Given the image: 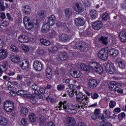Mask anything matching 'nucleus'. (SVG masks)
Wrapping results in <instances>:
<instances>
[{
	"label": "nucleus",
	"instance_id": "4be33fe9",
	"mask_svg": "<svg viewBox=\"0 0 126 126\" xmlns=\"http://www.w3.org/2000/svg\"><path fill=\"white\" fill-rule=\"evenodd\" d=\"M32 10H31V7L28 5H25L23 7V13L26 15H29L31 14Z\"/></svg>",
	"mask_w": 126,
	"mask_h": 126
},
{
	"label": "nucleus",
	"instance_id": "680f3d73",
	"mask_svg": "<svg viewBox=\"0 0 126 126\" xmlns=\"http://www.w3.org/2000/svg\"><path fill=\"white\" fill-rule=\"evenodd\" d=\"M21 124L24 126H26L28 125V121L27 119L25 118H23L21 120Z\"/></svg>",
	"mask_w": 126,
	"mask_h": 126
},
{
	"label": "nucleus",
	"instance_id": "052dcab7",
	"mask_svg": "<svg viewBox=\"0 0 126 126\" xmlns=\"http://www.w3.org/2000/svg\"><path fill=\"white\" fill-rule=\"evenodd\" d=\"M6 17L10 22H13V18L9 13H6Z\"/></svg>",
	"mask_w": 126,
	"mask_h": 126
},
{
	"label": "nucleus",
	"instance_id": "473e14b6",
	"mask_svg": "<svg viewBox=\"0 0 126 126\" xmlns=\"http://www.w3.org/2000/svg\"><path fill=\"white\" fill-rule=\"evenodd\" d=\"M103 112V114L101 115H104V117L105 116V119H113V118H114V117L110 115L112 112L110 111V110L104 109Z\"/></svg>",
	"mask_w": 126,
	"mask_h": 126
},
{
	"label": "nucleus",
	"instance_id": "09e8293b",
	"mask_svg": "<svg viewBox=\"0 0 126 126\" xmlns=\"http://www.w3.org/2000/svg\"><path fill=\"white\" fill-rule=\"evenodd\" d=\"M117 63L118 64L119 67L121 69H124L126 67V65L123 61H117Z\"/></svg>",
	"mask_w": 126,
	"mask_h": 126
},
{
	"label": "nucleus",
	"instance_id": "ea45409f",
	"mask_svg": "<svg viewBox=\"0 0 126 126\" xmlns=\"http://www.w3.org/2000/svg\"><path fill=\"white\" fill-rule=\"evenodd\" d=\"M90 14L92 19H96V18H98V14L97 13V11L95 10H92L90 12Z\"/></svg>",
	"mask_w": 126,
	"mask_h": 126
},
{
	"label": "nucleus",
	"instance_id": "37998d69",
	"mask_svg": "<svg viewBox=\"0 0 126 126\" xmlns=\"http://www.w3.org/2000/svg\"><path fill=\"white\" fill-rule=\"evenodd\" d=\"M65 17L66 18H70L71 15H72V12L69 10V8H67L64 10Z\"/></svg>",
	"mask_w": 126,
	"mask_h": 126
},
{
	"label": "nucleus",
	"instance_id": "c03bdc74",
	"mask_svg": "<svg viewBox=\"0 0 126 126\" xmlns=\"http://www.w3.org/2000/svg\"><path fill=\"white\" fill-rule=\"evenodd\" d=\"M57 26L59 28H63V29H66L67 26L65 23H63L61 21H58L57 23Z\"/></svg>",
	"mask_w": 126,
	"mask_h": 126
},
{
	"label": "nucleus",
	"instance_id": "6e6d98bb",
	"mask_svg": "<svg viewBox=\"0 0 126 126\" xmlns=\"http://www.w3.org/2000/svg\"><path fill=\"white\" fill-rule=\"evenodd\" d=\"M109 14L106 13H104L102 15V21H107V20H109Z\"/></svg>",
	"mask_w": 126,
	"mask_h": 126
},
{
	"label": "nucleus",
	"instance_id": "ddd939ff",
	"mask_svg": "<svg viewBox=\"0 0 126 126\" xmlns=\"http://www.w3.org/2000/svg\"><path fill=\"white\" fill-rule=\"evenodd\" d=\"M59 38L60 42H63L64 43H65L67 42V41H69L70 37L69 35L68 34L63 33L59 35Z\"/></svg>",
	"mask_w": 126,
	"mask_h": 126
},
{
	"label": "nucleus",
	"instance_id": "bb28decb",
	"mask_svg": "<svg viewBox=\"0 0 126 126\" xmlns=\"http://www.w3.org/2000/svg\"><path fill=\"white\" fill-rule=\"evenodd\" d=\"M39 19L40 21H44L47 19V15L46 14V11L44 10H41L38 14Z\"/></svg>",
	"mask_w": 126,
	"mask_h": 126
},
{
	"label": "nucleus",
	"instance_id": "7c9ffc66",
	"mask_svg": "<svg viewBox=\"0 0 126 126\" xmlns=\"http://www.w3.org/2000/svg\"><path fill=\"white\" fill-rule=\"evenodd\" d=\"M10 59L14 63H18L20 62V56L19 55H12L10 57Z\"/></svg>",
	"mask_w": 126,
	"mask_h": 126
},
{
	"label": "nucleus",
	"instance_id": "774afa93",
	"mask_svg": "<svg viewBox=\"0 0 126 126\" xmlns=\"http://www.w3.org/2000/svg\"><path fill=\"white\" fill-rule=\"evenodd\" d=\"M98 97L99 94H98L97 93H94L93 94H91V98H92V99H98Z\"/></svg>",
	"mask_w": 126,
	"mask_h": 126
},
{
	"label": "nucleus",
	"instance_id": "aec40b11",
	"mask_svg": "<svg viewBox=\"0 0 126 126\" xmlns=\"http://www.w3.org/2000/svg\"><path fill=\"white\" fill-rule=\"evenodd\" d=\"M66 124L68 125V126H75L76 121L74 118L71 117H69L66 118Z\"/></svg>",
	"mask_w": 126,
	"mask_h": 126
},
{
	"label": "nucleus",
	"instance_id": "de8ad7c7",
	"mask_svg": "<svg viewBox=\"0 0 126 126\" xmlns=\"http://www.w3.org/2000/svg\"><path fill=\"white\" fill-rule=\"evenodd\" d=\"M46 100L47 101H50L51 103H52V104H53V103H56V102H57V99L54 97H51V95H50L46 96Z\"/></svg>",
	"mask_w": 126,
	"mask_h": 126
},
{
	"label": "nucleus",
	"instance_id": "4d7b16f0",
	"mask_svg": "<svg viewBox=\"0 0 126 126\" xmlns=\"http://www.w3.org/2000/svg\"><path fill=\"white\" fill-rule=\"evenodd\" d=\"M10 48L14 53H18V47H16L14 44H12Z\"/></svg>",
	"mask_w": 126,
	"mask_h": 126
},
{
	"label": "nucleus",
	"instance_id": "3c124183",
	"mask_svg": "<svg viewBox=\"0 0 126 126\" xmlns=\"http://www.w3.org/2000/svg\"><path fill=\"white\" fill-rule=\"evenodd\" d=\"M126 113L125 112H122L120 114L118 115V118L119 120V121H123L125 118H126Z\"/></svg>",
	"mask_w": 126,
	"mask_h": 126
},
{
	"label": "nucleus",
	"instance_id": "5701e85b",
	"mask_svg": "<svg viewBox=\"0 0 126 126\" xmlns=\"http://www.w3.org/2000/svg\"><path fill=\"white\" fill-rule=\"evenodd\" d=\"M108 55L111 56L112 58H116L119 55V50L116 48H111L109 50L108 48Z\"/></svg>",
	"mask_w": 126,
	"mask_h": 126
},
{
	"label": "nucleus",
	"instance_id": "603ef678",
	"mask_svg": "<svg viewBox=\"0 0 126 126\" xmlns=\"http://www.w3.org/2000/svg\"><path fill=\"white\" fill-rule=\"evenodd\" d=\"M70 86L72 87V88H73L74 90H76L75 91L76 92H78V91H79V90L81 89V86H80V85L76 86L73 84H70Z\"/></svg>",
	"mask_w": 126,
	"mask_h": 126
},
{
	"label": "nucleus",
	"instance_id": "6e6552de",
	"mask_svg": "<svg viewBox=\"0 0 126 126\" xmlns=\"http://www.w3.org/2000/svg\"><path fill=\"white\" fill-rule=\"evenodd\" d=\"M105 68L106 71L109 74H113L116 71V67L113 63H107L105 65Z\"/></svg>",
	"mask_w": 126,
	"mask_h": 126
},
{
	"label": "nucleus",
	"instance_id": "49530a36",
	"mask_svg": "<svg viewBox=\"0 0 126 126\" xmlns=\"http://www.w3.org/2000/svg\"><path fill=\"white\" fill-rule=\"evenodd\" d=\"M79 106V110L80 112H82L81 109H84V108H86V103H83L81 101L79 102L78 103H77Z\"/></svg>",
	"mask_w": 126,
	"mask_h": 126
},
{
	"label": "nucleus",
	"instance_id": "bf43d9fd",
	"mask_svg": "<svg viewBox=\"0 0 126 126\" xmlns=\"http://www.w3.org/2000/svg\"><path fill=\"white\" fill-rule=\"evenodd\" d=\"M9 25V22H8V20H5V21H2L1 22V26H8Z\"/></svg>",
	"mask_w": 126,
	"mask_h": 126
},
{
	"label": "nucleus",
	"instance_id": "4c0bfd02",
	"mask_svg": "<svg viewBox=\"0 0 126 126\" xmlns=\"http://www.w3.org/2000/svg\"><path fill=\"white\" fill-rule=\"evenodd\" d=\"M35 98V96H34L33 94H29L26 96V98L30 99L31 103L33 104H36V103H37V101H36Z\"/></svg>",
	"mask_w": 126,
	"mask_h": 126
},
{
	"label": "nucleus",
	"instance_id": "e2e57ef3",
	"mask_svg": "<svg viewBox=\"0 0 126 126\" xmlns=\"http://www.w3.org/2000/svg\"><path fill=\"white\" fill-rule=\"evenodd\" d=\"M52 50L53 53H57V52H60V51H61V47L54 46L52 47Z\"/></svg>",
	"mask_w": 126,
	"mask_h": 126
},
{
	"label": "nucleus",
	"instance_id": "cd10ccee",
	"mask_svg": "<svg viewBox=\"0 0 126 126\" xmlns=\"http://www.w3.org/2000/svg\"><path fill=\"white\" fill-rule=\"evenodd\" d=\"M70 74L74 78H79L81 76L80 71H77L76 70H70Z\"/></svg>",
	"mask_w": 126,
	"mask_h": 126
},
{
	"label": "nucleus",
	"instance_id": "58836bf2",
	"mask_svg": "<svg viewBox=\"0 0 126 126\" xmlns=\"http://www.w3.org/2000/svg\"><path fill=\"white\" fill-rule=\"evenodd\" d=\"M120 40L122 42H126V32H121L119 33Z\"/></svg>",
	"mask_w": 126,
	"mask_h": 126
},
{
	"label": "nucleus",
	"instance_id": "a19ab883",
	"mask_svg": "<svg viewBox=\"0 0 126 126\" xmlns=\"http://www.w3.org/2000/svg\"><path fill=\"white\" fill-rule=\"evenodd\" d=\"M98 41L100 43H102L103 45H108V37H104L101 36L98 38Z\"/></svg>",
	"mask_w": 126,
	"mask_h": 126
},
{
	"label": "nucleus",
	"instance_id": "864d4df0",
	"mask_svg": "<svg viewBox=\"0 0 126 126\" xmlns=\"http://www.w3.org/2000/svg\"><path fill=\"white\" fill-rule=\"evenodd\" d=\"M36 53L38 57H43V56H44V54H45V51H44L43 49L37 50L36 51Z\"/></svg>",
	"mask_w": 126,
	"mask_h": 126
},
{
	"label": "nucleus",
	"instance_id": "69168bd1",
	"mask_svg": "<svg viewBox=\"0 0 126 126\" xmlns=\"http://www.w3.org/2000/svg\"><path fill=\"white\" fill-rule=\"evenodd\" d=\"M23 50L24 53H28V52H29L30 50V48H29V46L27 45H24L23 47Z\"/></svg>",
	"mask_w": 126,
	"mask_h": 126
},
{
	"label": "nucleus",
	"instance_id": "0eeeda50",
	"mask_svg": "<svg viewBox=\"0 0 126 126\" xmlns=\"http://www.w3.org/2000/svg\"><path fill=\"white\" fill-rule=\"evenodd\" d=\"M20 67L22 68V70H28V68H29V66H30V63H29V60L27 59H24L22 61L20 62Z\"/></svg>",
	"mask_w": 126,
	"mask_h": 126
},
{
	"label": "nucleus",
	"instance_id": "c85d7f7f",
	"mask_svg": "<svg viewBox=\"0 0 126 126\" xmlns=\"http://www.w3.org/2000/svg\"><path fill=\"white\" fill-rule=\"evenodd\" d=\"M103 70V66L101 65L99 63L93 71L96 72L97 74H102Z\"/></svg>",
	"mask_w": 126,
	"mask_h": 126
},
{
	"label": "nucleus",
	"instance_id": "20e7f679",
	"mask_svg": "<svg viewBox=\"0 0 126 126\" xmlns=\"http://www.w3.org/2000/svg\"><path fill=\"white\" fill-rule=\"evenodd\" d=\"M109 48L106 47L102 48L98 51L97 57L100 60L102 61H107L108 59V55H109Z\"/></svg>",
	"mask_w": 126,
	"mask_h": 126
},
{
	"label": "nucleus",
	"instance_id": "4468645a",
	"mask_svg": "<svg viewBox=\"0 0 126 126\" xmlns=\"http://www.w3.org/2000/svg\"><path fill=\"white\" fill-rule=\"evenodd\" d=\"M92 27L94 30H100L103 27V23L101 21H97L93 23Z\"/></svg>",
	"mask_w": 126,
	"mask_h": 126
},
{
	"label": "nucleus",
	"instance_id": "9d476101",
	"mask_svg": "<svg viewBox=\"0 0 126 126\" xmlns=\"http://www.w3.org/2000/svg\"><path fill=\"white\" fill-rule=\"evenodd\" d=\"M75 93L76 94V90L70 86V84L68 85V88L65 89V94H68L70 97H73Z\"/></svg>",
	"mask_w": 126,
	"mask_h": 126
},
{
	"label": "nucleus",
	"instance_id": "f704fd0d",
	"mask_svg": "<svg viewBox=\"0 0 126 126\" xmlns=\"http://www.w3.org/2000/svg\"><path fill=\"white\" fill-rule=\"evenodd\" d=\"M8 120L2 116L0 115V125L3 126H7Z\"/></svg>",
	"mask_w": 126,
	"mask_h": 126
},
{
	"label": "nucleus",
	"instance_id": "f03ea898",
	"mask_svg": "<svg viewBox=\"0 0 126 126\" xmlns=\"http://www.w3.org/2000/svg\"><path fill=\"white\" fill-rule=\"evenodd\" d=\"M99 63L95 62V61H92L89 63L88 65L84 64L82 63L80 65V67L82 70L84 71H86V72H90L91 70L93 71L95 68L99 64Z\"/></svg>",
	"mask_w": 126,
	"mask_h": 126
},
{
	"label": "nucleus",
	"instance_id": "423d86ee",
	"mask_svg": "<svg viewBox=\"0 0 126 126\" xmlns=\"http://www.w3.org/2000/svg\"><path fill=\"white\" fill-rule=\"evenodd\" d=\"M86 44L83 43V41L77 42L74 46V49L79 50L80 52H84L86 49Z\"/></svg>",
	"mask_w": 126,
	"mask_h": 126
},
{
	"label": "nucleus",
	"instance_id": "a18cd8bd",
	"mask_svg": "<svg viewBox=\"0 0 126 126\" xmlns=\"http://www.w3.org/2000/svg\"><path fill=\"white\" fill-rule=\"evenodd\" d=\"M46 118L44 116H41L39 118V126H45L46 125Z\"/></svg>",
	"mask_w": 126,
	"mask_h": 126
},
{
	"label": "nucleus",
	"instance_id": "13d9d810",
	"mask_svg": "<svg viewBox=\"0 0 126 126\" xmlns=\"http://www.w3.org/2000/svg\"><path fill=\"white\" fill-rule=\"evenodd\" d=\"M116 104V101H115L114 100H111L109 104L110 109H113V108L115 107Z\"/></svg>",
	"mask_w": 126,
	"mask_h": 126
},
{
	"label": "nucleus",
	"instance_id": "72a5a7b5",
	"mask_svg": "<svg viewBox=\"0 0 126 126\" xmlns=\"http://www.w3.org/2000/svg\"><path fill=\"white\" fill-rule=\"evenodd\" d=\"M46 77H47L48 79H51V78H52V76H53V70H52V68L50 67L46 68Z\"/></svg>",
	"mask_w": 126,
	"mask_h": 126
},
{
	"label": "nucleus",
	"instance_id": "5fc2aeb1",
	"mask_svg": "<svg viewBox=\"0 0 126 126\" xmlns=\"http://www.w3.org/2000/svg\"><path fill=\"white\" fill-rule=\"evenodd\" d=\"M65 89V86L64 85L59 84L57 86V89L58 91H63Z\"/></svg>",
	"mask_w": 126,
	"mask_h": 126
},
{
	"label": "nucleus",
	"instance_id": "393cba45",
	"mask_svg": "<svg viewBox=\"0 0 126 126\" xmlns=\"http://www.w3.org/2000/svg\"><path fill=\"white\" fill-rule=\"evenodd\" d=\"M20 112L23 117L26 116V115H27V113H28V109H27V108H26L24 104L21 105L20 107Z\"/></svg>",
	"mask_w": 126,
	"mask_h": 126
},
{
	"label": "nucleus",
	"instance_id": "c756f323",
	"mask_svg": "<svg viewBox=\"0 0 126 126\" xmlns=\"http://www.w3.org/2000/svg\"><path fill=\"white\" fill-rule=\"evenodd\" d=\"M7 51L5 49H0V60H4L7 58Z\"/></svg>",
	"mask_w": 126,
	"mask_h": 126
},
{
	"label": "nucleus",
	"instance_id": "39448f33",
	"mask_svg": "<svg viewBox=\"0 0 126 126\" xmlns=\"http://www.w3.org/2000/svg\"><path fill=\"white\" fill-rule=\"evenodd\" d=\"M4 109L8 113H10L14 110V102L10 100H7L4 102Z\"/></svg>",
	"mask_w": 126,
	"mask_h": 126
},
{
	"label": "nucleus",
	"instance_id": "6ab92c4d",
	"mask_svg": "<svg viewBox=\"0 0 126 126\" xmlns=\"http://www.w3.org/2000/svg\"><path fill=\"white\" fill-rule=\"evenodd\" d=\"M89 83V86L90 87V88H96L97 86H98V82L97 81V80L93 78H91L89 79L88 81Z\"/></svg>",
	"mask_w": 126,
	"mask_h": 126
},
{
	"label": "nucleus",
	"instance_id": "dca6fc26",
	"mask_svg": "<svg viewBox=\"0 0 126 126\" xmlns=\"http://www.w3.org/2000/svg\"><path fill=\"white\" fill-rule=\"evenodd\" d=\"M100 119L102 120V121L100 122L101 126H113L112 124H111L110 122H108L106 117H105V115H101Z\"/></svg>",
	"mask_w": 126,
	"mask_h": 126
},
{
	"label": "nucleus",
	"instance_id": "f8f14e48",
	"mask_svg": "<svg viewBox=\"0 0 126 126\" xmlns=\"http://www.w3.org/2000/svg\"><path fill=\"white\" fill-rule=\"evenodd\" d=\"M8 69V62L5 61L4 62L3 64L0 66V76L2 75L3 72H6Z\"/></svg>",
	"mask_w": 126,
	"mask_h": 126
},
{
	"label": "nucleus",
	"instance_id": "2f4dec72",
	"mask_svg": "<svg viewBox=\"0 0 126 126\" xmlns=\"http://www.w3.org/2000/svg\"><path fill=\"white\" fill-rule=\"evenodd\" d=\"M75 95L76 101H79V102H81V101H83V100H84V95H83V94H82V93L76 92Z\"/></svg>",
	"mask_w": 126,
	"mask_h": 126
},
{
	"label": "nucleus",
	"instance_id": "412c9836",
	"mask_svg": "<svg viewBox=\"0 0 126 126\" xmlns=\"http://www.w3.org/2000/svg\"><path fill=\"white\" fill-rule=\"evenodd\" d=\"M50 27L51 25L48 23L46 22L43 23L42 27L41 28V32L42 33H48V32H50Z\"/></svg>",
	"mask_w": 126,
	"mask_h": 126
},
{
	"label": "nucleus",
	"instance_id": "8fccbe9b",
	"mask_svg": "<svg viewBox=\"0 0 126 126\" xmlns=\"http://www.w3.org/2000/svg\"><path fill=\"white\" fill-rule=\"evenodd\" d=\"M5 6H4V2L3 0H0V11H4L5 10Z\"/></svg>",
	"mask_w": 126,
	"mask_h": 126
},
{
	"label": "nucleus",
	"instance_id": "f257e3e1",
	"mask_svg": "<svg viewBox=\"0 0 126 126\" xmlns=\"http://www.w3.org/2000/svg\"><path fill=\"white\" fill-rule=\"evenodd\" d=\"M66 101H60L58 106H56L57 111H62L64 110L66 113L71 115H75L77 114V112H80L79 110V105L77 103L75 104H68Z\"/></svg>",
	"mask_w": 126,
	"mask_h": 126
},
{
	"label": "nucleus",
	"instance_id": "338daca9",
	"mask_svg": "<svg viewBox=\"0 0 126 126\" xmlns=\"http://www.w3.org/2000/svg\"><path fill=\"white\" fill-rule=\"evenodd\" d=\"M16 21L18 24H21V23H22V16H20V17H18Z\"/></svg>",
	"mask_w": 126,
	"mask_h": 126
},
{
	"label": "nucleus",
	"instance_id": "e433bc0d",
	"mask_svg": "<svg viewBox=\"0 0 126 126\" xmlns=\"http://www.w3.org/2000/svg\"><path fill=\"white\" fill-rule=\"evenodd\" d=\"M17 95L18 96H23L24 98H26V96L27 95H29V94H27V91L24 90H20L16 92Z\"/></svg>",
	"mask_w": 126,
	"mask_h": 126
},
{
	"label": "nucleus",
	"instance_id": "f3484780",
	"mask_svg": "<svg viewBox=\"0 0 126 126\" xmlns=\"http://www.w3.org/2000/svg\"><path fill=\"white\" fill-rule=\"evenodd\" d=\"M30 40V38H29V37L23 34L20 35L18 38L19 42H20V43H21L22 44H25L26 43H28Z\"/></svg>",
	"mask_w": 126,
	"mask_h": 126
},
{
	"label": "nucleus",
	"instance_id": "b1692460",
	"mask_svg": "<svg viewBox=\"0 0 126 126\" xmlns=\"http://www.w3.org/2000/svg\"><path fill=\"white\" fill-rule=\"evenodd\" d=\"M47 23L51 26H53L56 23V16L55 15H51L47 17Z\"/></svg>",
	"mask_w": 126,
	"mask_h": 126
},
{
	"label": "nucleus",
	"instance_id": "a211bd4d",
	"mask_svg": "<svg viewBox=\"0 0 126 126\" xmlns=\"http://www.w3.org/2000/svg\"><path fill=\"white\" fill-rule=\"evenodd\" d=\"M74 21L75 25L78 27H80V26H84L85 24V20L81 17L76 18Z\"/></svg>",
	"mask_w": 126,
	"mask_h": 126
},
{
	"label": "nucleus",
	"instance_id": "2eb2a0df",
	"mask_svg": "<svg viewBox=\"0 0 126 126\" xmlns=\"http://www.w3.org/2000/svg\"><path fill=\"white\" fill-rule=\"evenodd\" d=\"M74 10L75 11H76V12H78V13H82V12L84 11V9L82 7V5L78 2L75 3Z\"/></svg>",
	"mask_w": 126,
	"mask_h": 126
},
{
	"label": "nucleus",
	"instance_id": "9b49d317",
	"mask_svg": "<svg viewBox=\"0 0 126 126\" xmlns=\"http://www.w3.org/2000/svg\"><path fill=\"white\" fill-rule=\"evenodd\" d=\"M119 86V84L116 81L110 82L108 85V88L111 91H114L116 93L117 92V88Z\"/></svg>",
	"mask_w": 126,
	"mask_h": 126
},
{
	"label": "nucleus",
	"instance_id": "7ed1b4c3",
	"mask_svg": "<svg viewBox=\"0 0 126 126\" xmlns=\"http://www.w3.org/2000/svg\"><path fill=\"white\" fill-rule=\"evenodd\" d=\"M23 23L25 25V29L27 30H29V31H30L32 28H34V26H35L36 29L39 28V23H37V22H36L35 24L34 25L33 23L30 22V18L28 16L24 17L23 19Z\"/></svg>",
	"mask_w": 126,
	"mask_h": 126
},
{
	"label": "nucleus",
	"instance_id": "0e129e2a",
	"mask_svg": "<svg viewBox=\"0 0 126 126\" xmlns=\"http://www.w3.org/2000/svg\"><path fill=\"white\" fill-rule=\"evenodd\" d=\"M57 35V34L56 33V31H52L49 34V37L50 38H56V36Z\"/></svg>",
	"mask_w": 126,
	"mask_h": 126
},
{
	"label": "nucleus",
	"instance_id": "1a4fd4ad",
	"mask_svg": "<svg viewBox=\"0 0 126 126\" xmlns=\"http://www.w3.org/2000/svg\"><path fill=\"white\" fill-rule=\"evenodd\" d=\"M44 64L39 61L35 60L33 62V66L36 71H41L43 69Z\"/></svg>",
	"mask_w": 126,
	"mask_h": 126
},
{
	"label": "nucleus",
	"instance_id": "79ce46f5",
	"mask_svg": "<svg viewBox=\"0 0 126 126\" xmlns=\"http://www.w3.org/2000/svg\"><path fill=\"white\" fill-rule=\"evenodd\" d=\"M29 119L31 123H35V122L37 121V118L35 115V113H33L30 114L29 116Z\"/></svg>",
	"mask_w": 126,
	"mask_h": 126
},
{
	"label": "nucleus",
	"instance_id": "a878e982",
	"mask_svg": "<svg viewBox=\"0 0 126 126\" xmlns=\"http://www.w3.org/2000/svg\"><path fill=\"white\" fill-rule=\"evenodd\" d=\"M59 58L60 60H61V61H63V62H64L65 61H67L69 57L68 56V54H67V53L65 52H62L60 53Z\"/></svg>",
	"mask_w": 126,
	"mask_h": 126
},
{
	"label": "nucleus",
	"instance_id": "c9c22d12",
	"mask_svg": "<svg viewBox=\"0 0 126 126\" xmlns=\"http://www.w3.org/2000/svg\"><path fill=\"white\" fill-rule=\"evenodd\" d=\"M40 42L42 45H44V46H46L47 47L51 45V41L49 40V39H47L44 37L40 39Z\"/></svg>",
	"mask_w": 126,
	"mask_h": 126
}]
</instances>
